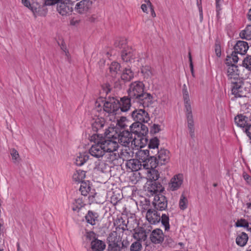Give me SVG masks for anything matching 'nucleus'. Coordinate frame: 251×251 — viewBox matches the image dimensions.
<instances>
[{
	"mask_svg": "<svg viewBox=\"0 0 251 251\" xmlns=\"http://www.w3.org/2000/svg\"><path fill=\"white\" fill-rule=\"evenodd\" d=\"M90 140L94 142V144L89 150V153L98 159L103 157L106 151L117 149L116 142L110 141L109 137L106 135L103 137L98 134H94L91 137Z\"/></svg>",
	"mask_w": 251,
	"mask_h": 251,
	"instance_id": "obj_1",
	"label": "nucleus"
},
{
	"mask_svg": "<svg viewBox=\"0 0 251 251\" xmlns=\"http://www.w3.org/2000/svg\"><path fill=\"white\" fill-rule=\"evenodd\" d=\"M144 84L140 81L132 82L127 90L128 97L133 102L142 104L143 107H148L152 103V97L149 93L144 92Z\"/></svg>",
	"mask_w": 251,
	"mask_h": 251,
	"instance_id": "obj_2",
	"label": "nucleus"
},
{
	"mask_svg": "<svg viewBox=\"0 0 251 251\" xmlns=\"http://www.w3.org/2000/svg\"><path fill=\"white\" fill-rule=\"evenodd\" d=\"M105 134L109 137L110 141L116 142L117 148L119 147V144L125 147H129L130 144L132 145L133 142H135L132 136V133L128 130H124L119 134L115 128L109 127L105 129Z\"/></svg>",
	"mask_w": 251,
	"mask_h": 251,
	"instance_id": "obj_3",
	"label": "nucleus"
},
{
	"mask_svg": "<svg viewBox=\"0 0 251 251\" xmlns=\"http://www.w3.org/2000/svg\"><path fill=\"white\" fill-rule=\"evenodd\" d=\"M232 84L231 93L235 98L246 97L247 93V90L244 87V82L242 78L237 79L234 82H231Z\"/></svg>",
	"mask_w": 251,
	"mask_h": 251,
	"instance_id": "obj_4",
	"label": "nucleus"
},
{
	"mask_svg": "<svg viewBox=\"0 0 251 251\" xmlns=\"http://www.w3.org/2000/svg\"><path fill=\"white\" fill-rule=\"evenodd\" d=\"M74 2L71 0H65L57 4V11L62 16L70 15L73 10Z\"/></svg>",
	"mask_w": 251,
	"mask_h": 251,
	"instance_id": "obj_5",
	"label": "nucleus"
},
{
	"mask_svg": "<svg viewBox=\"0 0 251 251\" xmlns=\"http://www.w3.org/2000/svg\"><path fill=\"white\" fill-rule=\"evenodd\" d=\"M119 107V100L114 97L107 99L103 104L104 110L109 113L116 114Z\"/></svg>",
	"mask_w": 251,
	"mask_h": 251,
	"instance_id": "obj_6",
	"label": "nucleus"
},
{
	"mask_svg": "<svg viewBox=\"0 0 251 251\" xmlns=\"http://www.w3.org/2000/svg\"><path fill=\"white\" fill-rule=\"evenodd\" d=\"M131 116L134 121L138 123H147L150 120L148 112L141 109L134 110L131 113Z\"/></svg>",
	"mask_w": 251,
	"mask_h": 251,
	"instance_id": "obj_7",
	"label": "nucleus"
},
{
	"mask_svg": "<svg viewBox=\"0 0 251 251\" xmlns=\"http://www.w3.org/2000/svg\"><path fill=\"white\" fill-rule=\"evenodd\" d=\"M227 65L228 66L226 72L227 76L230 82H234L237 79L242 78L240 76V72L237 65L234 64Z\"/></svg>",
	"mask_w": 251,
	"mask_h": 251,
	"instance_id": "obj_8",
	"label": "nucleus"
},
{
	"mask_svg": "<svg viewBox=\"0 0 251 251\" xmlns=\"http://www.w3.org/2000/svg\"><path fill=\"white\" fill-rule=\"evenodd\" d=\"M152 204L156 209L163 211L167 207V200L162 194H157L154 196Z\"/></svg>",
	"mask_w": 251,
	"mask_h": 251,
	"instance_id": "obj_9",
	"label": "nucleus"
},
{
	"mask_svg": "<svg viewBox=\"0 0 251 251\" xmlns=\"http://www.w3.org/2000/svg\"><path fill=\"white\" fill-rule=\"evenodd\" d=\"M92 1L90 0H82L77 3L75 10L79 14H83L88 11L92 7Z\"/></svg>",
	"mask_w": 251,
	"mask_h": 251,
	"instance_id": "obj_10",
	"label": "nucleus"
},
{
	"mask_svg": "<svg viewBox=\"0 0 251 251\" xmlns=\"http://www.w3.org/2000/svg\"><path fill=\"white\" fill-rule=\"evenodd\" d=\"M146 217L148 221L151 224H156L159 223L161 221V216L156 210L153 209H149L148 210Z\"/></svg>",
	"mask_w": 251,
	"mask_h": 251,
	"instance_id": "obj_11",
	"label": "nucleus"
},
{
	"mask_svg": "<svg viewBox=\"0 0 251 251\" xmlns=\"http://www.w3.org/2000/svg\"><path fill=\"white\" fill-rule=\"evenodd\" d=\"M183 182V176L180 174L175 175L169 183V189L174 191L179 189Z\"/></svg>",
	"mask_w": 251,
	"mask_h": 251,
	"instance_id": "obj_12",
	"label": "nucleus"
},
{
	"mask_svg": "<svg viewBox=\"0 0 251 251\" xmlns=\"http://www.w3.org/2000/svg\"><path fill=\"white\" fill-rule=\"evenodd\" d=\"M127 168L132 172H136L140 170L143 172V167L141 162L136 159H130L127 161L126 163Z\"/></svg>",
	"mask_w": 251,
	"mask_h": 251,
	"instance_id": "obj_13",
	"label": "nucleus"
},
{
	"mask_svg": "<svg viewBox=\"0 0 251 251\" xmlns=\"http://www.w3.org/2000/svg\"><path fill=\"white\" fill-rule=\"evenodd\" d=\"M150 239L153 244H158L162 243L164 239V235L162 230L158 228L153 230L151 234Z\"/></svg>",
	"mask_w": 251,
	"mask_h": 251,
	"instance_id": "obj_14",
	"label": "nucleus"
},
{
	"mask_svg": "<svg viewBox=\"0 0 251 251\" xmlns=\"http://www.w3.org/2000/svg\"><path fill=\"white\" fill-rule=\"evenodd\" d=\"M146 175V178L147 180L151 181H155L157 180L160 176V175L157 170L155 169H143V172ZM141 175V173H138Z\"/></svg>",
	"mask_w": 251,
	"mask_h": 251,
	"instance_id": "obj_15",
	"label": "nucleus"
},
{
	"mask_svg": "<svg viewBox=\"0 0 251 251\" xmlns=\"http://www.w3.org/2000/svg\"><path fill=\"white\" fill-rule=\"evenodd\" d=\"M156 157L160 165H164L169 161V151L167 150L161 149L158 151L157 155Z\"/></svg>",
	"mask_w": 251,
	"mask_h": 251,
	"instance_id": "obj_16",
	"label": "nucleus"
},
{
	"mask_svg": "<svg viewBox=\"0 0 251 251\" xmlns=\"http://www.w3.org/2000/svg\"><path fill=\"white\" fill-rule=\"evenodd\" d=\"M131 100H132V99H130L128 96L124 97L120 99V101H119V108H120L121 111L126 112L130 109Z\"/></svg>",
	"mask_w": 251,
	"mask_h": 251,
	"instance_id": "obj_17",
	"label": "nucleus"
},
{
	"mask_svg": "<svg viewBox=\"0 0 251 251\" xmlns=\"http://www.w3.org/2000/svg\"><path fill=\"white\" fill-rule=\"evenodd\" d=\"M235 124L239 127L243 128L244 129L251 123V121L248 119V118L243 115H239L237 116L234 118Z\"/></svg>",
	"mask_w": 251,
	"mask_h": 251,
	"instance_id": "obj_18",
	"label": "nucleus"
},
{
	"mask_svg": "<svg viewBox=\"0 0 251 251\" xmlns=\"http://www.w3.org/2000/svg\"><path fill=\"white\" fill-rule=\"evenodd\" d=\"M248 48L247 43L242 41H238L234 47V51L241 55L244 54Z\"/></svg>",
	"mask_w": 251,
	"mask_h": 251,
	"instance_id": "obj_19",
	"label": "nucleus"
},
{
	"mask_svg": "<svg viewBox=\"0 0 251 251\" xmlns=\"http://www.w3.org/2000/svg\"><path fill=\"white\" fill-rule=\"evenodd\" d=\"M160 164L158 162V160L156 157L151 156L147 162L143 164V169H155L157 165Z\"/></svg>",
	"mask_w": 251,
	"mask_h": 251,
	"instance_id": "obj_20",
	"label": "nucleus"
},
{
	"mask_svg": "<svg viewBox=\"0 0 251 251\" xmlns=\"http://www.w3.org/2000/svg\"><path fill=\"white\" fill-rule=\"evenodd\" d=\"M105 243L98 239L91 241V248L92 251H103L105 248Z\"/></svg>",
	"mask_w": 251,
	"mask_h": 251,
	"instance_id": "obj_21",
	"label": "nucleus"
},
{
	"mask_svg": "<svg viewBox=\"0 0 251 251\" xmlns=\"http://www.w3.org/2000/svg\"><path fill=\"white\" fill-rule=\"evenodd\" d=\"M116 150L106 151L103 156L104 161L107 162L112 163L114 161L118 160L120 157V154L116 152Z\"/></svg>",
	"mask_w": 251,
	"mask_h": 251,
	"instance_id": "obj_22",
	"label": "nucleus"
},
{
	"mask_svg": "<svg viewBox=\"0 0 251 251\" xmlns=\"http://www.w3.org/2000/svg\"><path fill=\"white\" fill-rule=\"evenodd\" d=\"M98 214L97 213L92 211H89L85 216L86 222L91 225H95L96 222L98 221Z\"/></svg>",
	"mask_w": 251,
	"mask_h": 251,
	"instance_id": "obj_23",
	"label": "nucleus"
},
{
	"mask_svg": "<svg viewBox=\"0 0 251 251\" xmlns=\"http://www.w3.org/2000/svg\"><path fill=\"white\" fill-rule=\"evenodd\" d=\"M85 205L83 197L75 199L73 203L72 210L74 211L78 212L80 209Z\"/></svg>",
	"mask_w": 251,
	"mask_h": 251,
	"instance_id": "obj_24",
	"label": "nucleus"
},
{
	"mask_svg": "<svg viewBox=\"0 0 251 251\" xmlns=\"http://www.w3.org/2000/svg\"><path fill=\"white\" fill-rule=\"evenodd\" d=\"M89 159V155L86 152L79 153L75 159V163L77 166H82Z\"/></svg>",
	"mask_w": 251,
	"mask_h": 251,
	"instance_id": "obj_25",
	"label": "nucleus"
},
{
	"mask_svg": "<svg viewBox=\"0 0 251 251\" xmlns=\"http://www.w3.org/2000/svg\"><path fill=\"white\" fill-rule=\"evenodd\" d=\"M248 240V235L244 232H242L237 236L236 239V243L238 245L244 247L247 244Z\"/></svg>",
	"mask_w": 251,
	"mask_h": 251,
	"instance_id": "obj_26",
	"label": "nucleus"
},
{
	"mask_svg": "<svg viewBox=\"0 0 251 251\" xmlns=\"http://www.w3.org/2000/svg\"><path fill=\"white\" fill-rule=\"evenodd\" d=\"M133 50L131 49L127 48L123 50L121 53V57L122 59L126 62L130 61L132 58Z\"/></svg>",
	"mask_w": 251,
	"mask_h": 251,
	"instance_id": "obj_27",
	"label": "nucleus"
},
{
	"mask_svg": "<svg viewBox=\"0 0 251 251\" xmlns=\"http://www.w3.org/2000/svg\"><path fill=\"white\" fill-rule=\"evenodd\" d=\"M148 191L151 193V195L157 194L158 192H161L163 188L160 183L154 182L152 183L151 185L148 188Z\"/></svg>",
	"mask_w": 251,
	"mask_h": 251,
	"instance_id": "obj_28",
	"label": "nucleus"
},
{
	"mask_svg": "<svg viewBox=\"0 0 251 251\" xmlns=\"http://www.w3.org/2000/svg\"><path fill=\"white\" fill-rule=\"evenodd\" d=\"M141 72L144 79H149L153 75L151 68L149 66H143L141 68Z\"/></svg>",
	"mask_w": 251,
	"mask_h": 251,
	"instance_id": "obj_29",
	"label": "nucleus"
},
{
	"mask_svg": "<svg viewBox=\"0 0 251 251\" xmlns=\"http://www.w3.org/2000/svg\"><path fill=\"white\" fill-rule=\"evenodd\" d=\"M240 36L242 39L248 40H251V24H249L246 29L242 31L240 33Z\"/></svg>",
	"mask_w": 251,
	"mask_h": 251,
	"instance_id": "obj_30",
	"label": "nucleus"
},
{
	"mask_svg": "<svg viewBox=\"0 0 251 251\" xmlns=\"http://www.w3.org/2000/svg\"><path fill=\"white\" fill-rule=\"evenodd\" d=\"M133 77L134 73L129 68H126L121 75L122 79L127 81H130Z\"/></svg>",
	"mask_w": 251,
	"mask_h": 251,
	"instance_id": "obj_31",
	"label": "nucleus"
},
{
	"mask_svg": "<svg viewBox=\"0 0 251 251\" xmlns=\"http://www.w3.org/2000/svg\"><path fill=\"white\" fill-rule=\"evenodd\" d=\"M150 151L148 150H140L137 153V156L139 159L145 163L149 158Z\"/></svg>",
	"mask_w": 251,
	"mask_h": 251,
	"instance_id": "obj_32",
	"label": "nucleus"
},
{
	"mask_svg": "<svg viewBox=\"0 0 251 251\" xmlns=\"http://www.w3.org/2000/svg\"><path fill=\"white\" fill-rule=\"evenodd\" d=\"M141 123L135 122L129 126L130 133L141 137V131H140Z\"/></svg>",
	"mask_w": 251,
	"mask_h": 251,
	"instance_id": "obj_33",
	"label": "nucleus"
},
{
	"mask_svg": "<svg viewBox=\"0 0 251 251\" xmlns=\"http://www.w3.org/2000/svg\"><path fill=\"white\" fill-rule=\"evenodd\" d=\"M237 54H238V53L234 51L232 53L231 55L227 56L226 62V64L231 65L234 64V63H237L239 59V58L237 55Z\"/></svg>",
	"mask_w": 251,
	"mask_h": 251,
	"instance_id": "obj_34",
	"label": "nucleus"
},
{
	"mask_svg": "<svg viewBox=\"0 0 251 251\" xmlns=\"http://www.w3.org/2000/svg\"><path fill=\"white\" fill-rule=\"evenodd\" d=\"M85 177V172L82 170H78L76 171L73 175V178L74 180L78 182H83V179Z\"/></svg>",
	"mask_w": 251,
	"mask_h": 251,
	"instance_id": "obj_35",
	"label": "nucleus"
},
{
	"mask_svg": "<svg viewBox=\"0 0 251 251\" xmlns=\"http://www.w3.org/2000/svg\"><path fill=\"white\" fill-rule=\"evenodd\" d=\"M125 148L126 149L121 150L120 156L123 159H128L132 157L133 152L129 147Z\"/></svg>",
	"mask_w": 251,
	"mask_h": 251,
	"instance_id": "obj_36",
	"label": "nucleus"
},
{
	"mask_svg": "<svg viewBox=\"0 0 251 251\" xmlns=\"http://www.w3.org/2000/svg\"><path fill=\"white\" fill-rule=\"evenodd\" d=\"M79 191L83 196H86L90 191V187L85 182H82L79 188Z\"/></svg>",
	"mask_w": 251,
	"mask_h": 251,
	"instance_id": "obj_37",
	"label": "nucleus"
},
{
	"mask_svg": "<svg viewBox=\"0 0 251 251\" xmlns=\"http://www.w3.org/2000/svg\"><path fill=\"white\" fill-rule=\"evenodd\" d=\"M117 125L122 128H126L130 125L129 121L124 117L117 121Z\"/></svg>",
	"mask_w": 251,
	"mask_h": 251,
	"instance_id": "obj_38",
	"label": "nucleus"
},
{
	"mask_svg": "<svg viewBox=\"0 0 251 251\" xmlns=\"http://www.w3.org/2000/svg\"><path fill=\"white\" fill-rule=\"evenodd\" d=\"M188 201L186 197L183 195H181L179 202V206L180 209L183 210L186 209L188 206Z\"/></svg>",
	"mask_w": 251,
	"mask_h": 251,
	"instance_id": "obj_39",
	"label": "nucleus"
},
{
	"mask_svg": "<svg viewBox=\"0 0 251 251\" xmlns=\"http://www.w3.org/2000/svg\"><path fill=\"white\" fill-rule=\"evenodd\" d=\"M186 110V117L187 120V123L193 122V117L192 115V109L191 105H186L185 106Z\"/></svg>",
	"mask_w": 251,
	"mask_h": 251,
	"instance_id": "obj_40",
	"label": "nucleus"
},
{
	"mask_svg": "<svg viewBox=\"0 0 251 251\" xmlns=\"http://www.w3.org/2000/svg\"><path fill=\"white\" fill-rule=\"evenodd\" d=\"M120 65L116 62H112L109 67L110 71L112 75H115L118 73L120 70Z\"/></svg>",
	"mask_w": 251,
	"mask_h": 251,
	"instance_id": "obj_41",
	"label": "nucleus"
},
{
	"mask_svg": "<svg viewBox=\"0 0 251 251\" xmlns=\"http://www.w3.org/2000/svg\"><path fill=\"white\" fill-rule=\"evenodd\" d=\"M10 154L12 158L13 162L14 163H18L20 161L19 154L16 150L12 149L11 150Z\"/></svg>",
	"mask_w": 251,
	"mask_h": 251,
	"instance_id": "obj_42",
	"label": "nucleus"
},
{
	"mask_svg": "<svg viewBox=\"0 0 251 251\" xmlns=\"http://www.w3.org/2000/svg\"><path fill=\"white\" fill-rule=\"evenodd\" d=\"M142 245L140 242L136 241L133 242L130 246V251H141L142 249Z\"/></svg>",
	"mask_w": 251,
	"mask_h": 251,
	"instance_id": "obj_43",
	"label": "nucleus"
},
{
	"mask_svg": "<svg viewBox=\"0 0 251 251\" xmlns=\"http://www.w3.org/2000/svg\"><path fill=\"white\" fill-rule=\"evenodd\" d=\"M103 120H97L93 124V129L94 130H98L102 128L104 126Z\"/></svg>",
	"mask_w": 251,
	"mask_h": 251,
	"instance_id": "obj_44",
	"label": "nucleus"
},
{
	"mask_svg": "<svg viewBox=\"0 0 251 251\" xmlns=\"http://www.w3.org/2000/svg\"><path fill=\"white\" fill-rule=\"evenodd\" d=\"M159 145V140L157 138L151 139L149 144L150 149H157Z\"/></svg>",
	"mask_w": 251,
	"mask_h": 251,
	"instance_id": "obj_45",
	"label": "nucleus"
},
{
	"mask_svg": "<svg viewBox=\"0 0 251 251\" xmlns=\"http://www.w3.org/2000/svg\"><path fill=\"white\" fill-rule=\"evenodd\" d=\"M169 220V217L166 214H162L161 217V223L164 226L165 230H168L170 227Z\"/></svg>",
	"mask_w": 251,
	"mask_h": 251,
	"instance_id": "obj_46",
	"label": "nucleus"
},
{
	"mask_svg": "<svg viewBox=\"0 0 251 251\" xmlns=\"http://www.w3.org/2000/svg\"><path fill=\"white\" fill-rule=\"evenodd\" d=\"M145 233L142 232H136L133 234V238L137 240V241L140 242L142 240H145L146 238Z\"/></svg>",
	"mask_w": 251,
	"mask_h": 251,
	"instance_id": "obj_47",
	"label": "nucleus"
},
{
	"mask_svg": "<svg viewBox=\"0 0 251 251\" xmlns=\"http://www.w3.org/2000/svg\"><path fill=\"white\" fill-rule=\"evenodd\" d=\"M243 66L251 70V56H247L243 61Z\"/></svg>",
	"mask_w": 251,
	"mask_h": 251,
	"instance_id": "obj_48",
	"label": "nucleus"
},
{
	"mask_svg": "<svg viewBox=\"0 0 251 251\" xmlns=\"http://www.w3.org/2000/svg\"><path fill=\"white\" fill-rule=\"evenodd\" d=\"M183 99L184 101L185 106L186 105H191L190 101L189 96L188 92L187 89H184L183 90Z\"/></svg>",
	"mask_w": 251,
	"mask_h": 251,
	"instance_id": "obj_49",
	"label": "nucleus"
},
{
	"mask_svg": "<svg viewBox=\"0 0 251 251\" xmlns=\"http://www.w3.org/2000/svg\"><path fill=\"white\" fill-rule=\"evenodd\" d=\"M108 250V251H121L120 247L116 244H109Z\"/></svg>",
	"mask_w": 251,
	"mask_h": 251,
	"instance_id": "obj_50",
	"label": "nucleus"
},
{
	"mask_svg": "<svg viewBox=\"0 0 251 251\" xmlns=\"http://www.w3.org/2000/svg\"><path fill=\"white\" fill-rule=\"evenodd\" d=\"M236 225L238 227H248V223L244 219H241L236 222Z\"/></svg>",
	"mask_w": 251,
	"mask_h": 251,
	"instance_id": "obj_51",
	"label": "nucleus"
},
{
	"mask_svg": "<svg viewBox=\"0 0 251 251\" xmlns=\"http://www.w3.org/2000/svg\"><path fill=\"white\" fill-rule=\"evenodd\" d=\"M146 3L142 4L141 6V8L142 10V11L146 13H148V8L149 9H151V7H152V4L151 2V4H149L148 2H145Z\"/></svg>",
	"mask_w": 251,
	"mask_h": 251,
	"instance_id": "obj_52",
	"label": "nucleus"
},
{
	"mask_svg": "<svg viewBox=\"0 0 251 251\" xmlns=\"http://www.w3.org/2000/svg\"><path fill=\"white\" fill-rule=\"evenodd\" d=\"M188 127L189 130L190 135L191 137H194V122H188Z\"/></svg>",
	"mask_w": 251,
	"mask_h": 251,
	"instance_id": "obj_53",
	"label": "nucleus"
},
{
	"mask_svg": "<svg viewBox=\"0 0 251 251\" xmlns=\"http://www.w3.org/2000/svg\"><path fill=\"white\" fill-rule=\"evenodd\" d=\"M22 2L25 6L30 9L33 13L36 11V8H33V7L31 6L28 0H22Z\"/></svg>",
	"mask_w": 251,
	"mask_h": 251,
	"instance_id": "obj_54",
	"label": "nucleus"
},
{
	"mask_svg": "<svg viewBox=\"0 0 251 251\" xmlns=\"http://www.w3.org/2000/svg\"><path fill=\"white\" fill-rule=\"evenodd\" d=\"M140 131H141V137L144 135H145L148 132V127L141 123Z\"/></svg>",
	"mask_w": 251,
	"mask_h": 251,
	"instance_id": "obj_55",
	"label": "nucleus"
},
{
	"mask_svg": "<svg viewBox=\"0 0 251 251\" xmlns=\"http://www.w3.org/2000/svg\"><path fill=\"white\" fill-rule=\"evenodd\" d=\"M126 44V40L124 39H120L118 42L116 43V46L119 47L120 48H124V46H125Z\"/></svg>",
	"mask_w": 251,
	"mask_h": 251,
	"instance_id": "obj_56",
	"label": "nucleus"
},
{
	"mask_svg": "<svg viewBox=\"0 0 251 251\" xmlns=\"http://www.w3.org/2000/svg\"><path fill=\"white\" fill-rule=\"evenodd\" d=\"M160 130V126L158 125L154 124L151 129V132L152 133L155 134L158 133Z\"/></svg>",
	"mask_w": 251,
	"mask_h": 251,
	"instance_id": "obj_57",
	"label": "nucleus"
},
{
	"mask_svg": "<svg viewBox=\"0 0 251 251\" xmlns=\"http://www.w3.org/2000/svg\"><path fill=\"white\" fill-rule=\"evenodd\" d=\"M244 130L247 135L251 140V123H250Z\"/></svg>",
	"mask_w": 251,
	"mask_h": 251,
	"instance_id": "obj_58",
	"label": "nucleus"
},
{
	"mask_svg": "<svg viewBox=\"0 0 251 251\" xmlns=\"http://www.w3.org/2000/svg\"><path fill=\"white\" fill-rule=\"evenodd\" d=\"M95 234L93 232H88L86 233V238L89 239V240H95Z\"/></svg>",
	"mask_w": 251,
	"mask_h": 251,
	"instance_id": "obj_59",
	"label": "nucleus"
},
{
	"mask_svg": "<svg viewBox=\"0 0 251 251\" xmlns=\"http://www.w3.org/2000/svg\"><path fill=\"white\" fill-rule=\"evenodd\" d=\"M189 60L190 62V67L191 68V71L192 74H193V65L192 63V57L190 52L189 53Z\"/></svg>",
	"mask_w": 251,
	"mask_h": 251,
	"instance_id": "obj_60",
	"label": "nucleus"
},
{
	"mask_svg": "<svg viewBox=\"0 0 251 251\" xmlns=\"http://www.w3.org/2000/svg\"><path fill=\"white\" fill-rule=\"evenodd\" d=\"M111 87L109 84H106L105 87L104 88V91L106 93H108L110 92Z\"/></svg>",
	"mask_w": 251,
	"mask_h": 251,
	"instance_id": "obj_61",
	"label": "nucleus"
},
{
	"mask_svg": "<svg viewBox=\"0 0 251 251\" xmlns=\"http://www.w3.org/2000/svg\"><path fill=\"white\" fill-rule=\"evenodd\" d=\"M215 52L217 56L220 57L221 55V50L220 47L216 46L215 48Z\"/></svg>",
	"mask_w": 251,
	"mask_h": 251,
	"instance_id": "obj_62",
	"label": "nucleus"
},
{
	"mask_svg": "<svg viewBox=\"0 0 251 251\" xmlns=\"http://www.w3.org/2000/svg\"><path fill=\"white\" fill-rule=\"evenodd\" d=\"M245 179L247 180V182L251 184V177L249 176H244Z\"/></svg>",
	"mask_w": 251,
	"mask_h": 251,
	"instance_id": "obj_63",
	"label": "nucleus"
},
{
	"mask_svg": "<svg viewBox=\"0 0 251 251\" xmlns=\"http://www.w3.org/2000/svg\"><path fill=\"white\" fill-rule=\"evenodd\" d=\"M248 19L251 22V9H250V10L248 12Z\"/></svg>",
	"mask_w": 251,
	"mask_h": 251,
	"instance_id": "obj_64",
	"label": "nucleus"
}]
</instances>
